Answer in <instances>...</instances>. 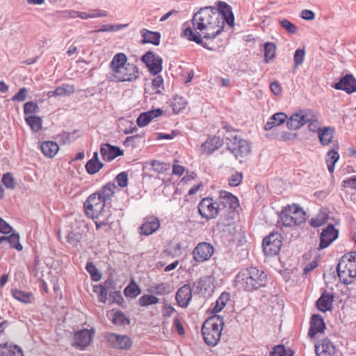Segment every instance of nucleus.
I'll use <instances>...</instances> for the list:
<instances>
[{
  "mask_svg": "<svg viewBox=\"0 0 356 356\" xmlns=\"http://www.w3.org/2000/svg\"><path fill=\"white\" fill-rule=\"evenodd\" d=\"M280 24L290 34H296L298 31V27L286 19L280 20Z\"/></svg>",
  "mask_w": 356,
  "mask_h": 356,
  "instance_id": "obj_47",
  "label": "nucleus"
},
{
  "mask_svg": "<svg viewBox=\"0 0 356 356\" xmlns=\"http://www.w3.org/2000/svg\"><path fill=\"white\" fill-rule=\"evenodd\" d=\"M222 143V140L220 137L211 136L202 144L201 149L202 152L211 154L220 147Z\"/></svg>",
  "mask_w": 356,
  "mask_h": 356,
  "instance_id": "obj_24",
  "label": "nucleus"
},
{
  "mask_svg": "<svg viewBox=\"0 0 356 356\" xmlns=\"http://www.w3.org/2000/svg\"><path fill=\"white\" fill-rule=\"evenodd\" d=\"M86 269L90 274L92 280L98 281L101 279V274L98 272L96 266L92 262H88Z\"/></svg>",
  "mask_w": 356,
  "mask_h": 356,
  "instance_id": "obj_46",
  "label": "nucleus"
},
{
  "mask_svg": "<svg viewBox=\"0 0 356 356\" xmlns=\"http://www.w3.org/2000/svg\"><path fill=\"white\" fill-rule=\"evenodd\" d=\"M270 356H293L286 352L285 347L282 345H278L273 348L270 353Z\"/></svg>",
  "mask_w": 356,
  "mask_h": 356,
  "instance_id": "obj_55",
  "label": "nucleus"
},
{
  "mask_svg": "<svg viewBox=\"0 0 356 356\" xmlns=\"http://www.w3.org/2000/svg\"><path fill=\"white\" fill-rule=\"evenodd\" d=\"M325 329V324L321 316L318 314L312 315L310 320V327L308 335L314 338L318 333H323Z\"/></svg>",
  "mask_w": 356,
  "mask_h": 356,
  "instance_id": "obj_22",
  "label": "nucleus"
},
{
  "mask_svg": "<svg viewBox=\"0 0 356 356\" xmlns=\"http://www.w3.org/2000/svg\"><path fill=\"white\" fill-rule=\"evenodd\" d=\"M306 213L296 204L286 207L279 215L280 220L285 227L297 226L305 222Z\"/></svg>",
  "mask_w": 356,
  "mask_h": 356,
  "instance_id": "obj_8",
  "label": "nucleus"
},
{
  "mask_svg": "<svg viewBox=\"0 0 356 356\" xmlns=\"http://www.w3.org/2000/svg\"><path fill=\"white\" fill-rule=\"evenodd\" d=\"M92 337V333L90 330L87 329L80 330L74 335V344L77 347L83 348L90 343Z\"/></svg>",
  "mask_w": 356,
  "mask_h": 356,
  "instance_id": "obj_23",
  "label": "nucleus"
},
{
  "mask_svg": "<svg viewBox=\"0 0 356 356\" xmlns=\"http://www.w3.org/2000/svg\"><path fill=\"white\" fill-rule=\"evenodd\" d=\"M337 275L341 282L350 284L356 277V252L343 255L337 268Z\"/></svg>",
  "mask_w": 356,
  "mask_h": 356,
  "instance_id": "obj_7",
  "label": "nucleus"
},
{
  "mask_svg": "<svg viewBox=\"0 0 356 356\" xmlns=\"http://www.w3.org/2000/svg\"><path fill=\"white\" fill-rule=\"evenodd\" d=\"M112 79L116 81H133L138 78L139 73L136 65L127 63V57L123 53L115 54L110 64Z\"/></svg>",
  "mask_w": 356,
  "mask_h": 356,
  "instance_id": "obj_3",
  "label": "nucleus"
},
{
  "mask_svg": "<svg viewBox=\"0 0 356 356\" xmlns=\"http://www.w3.org/2000/svg\"><path fill=\"white\" fill-rule=\"evenodd\" d=\"M333 296L328 293H323L316 302L318 309L325 312L332 309Z\"/></svg>",
  "mask_w": 356,
  "mask_h": 356,
  "instance_id": "obj_29",
  "label": "nucleus"
},
{
  "mask_svg": "<svg viewBox=\"0 0 356 356\" xmlns=\"http://www.w3.org/2000/svg\"><path fill=\"white\" fill-rule=\"evenodd\" d=\"M307 123L309 124L308 127L310 131L317 132L318 134L319 131L322 129V127H320V122H318V116L312 111Z\"/></svg>",
  "mask_w": 356,
  "mask_h": 356,
  "instance_id": "obj_41",
  "label": "nucleus"
},
{
  "mask_svg": "<svg viewBox=\"0 0 356 356\" xmlns=\"http://www.w3.org/2000/svg\"><path fill=\"white\" fill-rule=\"evenodd\" d=\"M334 131V128L332 127H322L318 134L320 143L323 146L330 145L333 139Z\"/></svg>",
  "mask_w": 356,
  "mask_h": 356,
  "instance_id": "obj_27",
  "label": "nucleus"
},
{
  "mask_svg": "<svg viewBox=\"0 0 356 356\" xmlns=\"http://www.w3.org/2000/svg\"><path fill=\"white\" fill-rule=\"evenodd\" d=\"M82 236L80 233L71 232L68 234L67 240L73 246H77L81 241Z\"/></svg>",
  "mask_w": 356,
  "mask_h": 356,
  "instance_id": "obj_51",
  "label": "nucleus"
},
{
  "mask_svg": "<svg viewBox=\"0 0 356 356\" xmlns=\"http://www.w3.org/2000/svg\"><path fill=\"white\" fill-rule=\"evenodd\" d=\"M287 118L284 113H277L271 116V120L277 122V124H282Z\"/></svg>",
  "mask_w": 356,
  "mask_h": 356,
  "instance_id": "obj_62",
  "label": "nucleus"
},
{
  "mask_svg": "<svg viewBox=\"0 0 356 356\" xmlns=\"http://www.w3.org/2000/svg\"><path fill=\"white\" fill-rule=\"evenodd\" d=\"M213 251V247L210 243H200L193 250V258L196 261L204 262L212 256Z\"/></svg>",
  "mask_w": 356,
  "mask_h": 356,
  "instance_id": "obj_15",
  "label": "nucleus"
},
{
  "mask_svg": "<svg viewBox=\"0 0 356 356\" xmlns=\"http://www.w3.org/2000/svg\"><path fill=\"white\" fill-rule=\"evenodd\" d=\"M25 121L32 131L38 132L42 128V119L38 115H30L25 118Z\"/></svg>",
  "mask_w": 356,
  "mask_h": 356,
  "instance_id": "obj_39",
  "label": "nucleus"
},
{
  "mask_svg": "<svg viewBox=\"0 0 356 356\" xmlns=\"http://www.w3.org/2000/svg\"><path fill=\"white\" fill-rule=\"evenodd\" d=\"M192 288L195 294H201L204 297L209 296L214 288L213 279L210 276L201 277L193 282Z\"/></svg>",
  "mask_w": 356,
  "mask_h": 356,
  "instance_id": "obj_14",
  "label": "nucleus"
},
{
  "mask_svg": "<svg viewBox=\"0 0 356 356\" xmlns=\"http://www.w3.org/2000/svg\"><path fill=\"white\" fill-rule=\"evenodd\" d=\"M315 351L318 356H333L334 348L330 341L323 339L315 345Z\"/></svg>",
  "mask_w": 356,
  "mask_h": 356,
  "instance_id": "obj_26",
  "label": "nucleus"
},
{
  "mask_svg": "<svg viewBox=\"0 0 356 356\" xmlns=\"http://www.w3.org/2000/svg\"><path fill=\"white\" fill-rule=\"evenodd\" d=\"M152 166L154 171H156L159 173L164 172L170 170V164L160 163L157 161H153L152 163Z\"/></svg>",
  "mask_w": 356,
  "mask_h": 356,
  "instance_id": "obj_54",
  "label": "nucleus"
},
{
  "mask_svg": "<svg viewBox=\"0 0 356 356\" xmlns=\"http://www.w3.org/2000/svg\"><path fill=\"white\" fill-rule=\"evenodd\" d=\"M339 145L337 143L334 144L332 148L328 151L327 154L326 163L330 172H333L334 170V164L339 159L338 153Z\"/></svg>",
  "mask_w": 356,
  "mask_h": 356,
  "instance_id": "obj_30",
  "label": "nucleus"
},
{
  "mask_svg": "<svg viewBox=\"0 0 356 356\" xmlns=\"http://www.w3.org/2000/svg\"><path fill=\"white\" fill-rule=\"evenodd\" d=\"M198 212L203 218L207 220L215 218L222 212L218 202H214L212 198H203L198 204Z\"/></svg>",
  "mask_w": 356,
  "mask_h": 356,
  "instance_id": "obj_10",
  "label": "nucleus"
},
{
  "mask_svg": "<svg viewBox=\"0 0 356 356\" xmlns=\"http://www.w3.org/2000/svg\"><path fill=\"white\" fill-rule=\"evenodd\" d=\"M312 110L305 109L293 113L286 121L287 127L292 130H298L307 123L311 116Z\"/></svg>",
  "mask_w": 356,
  "mask_h": 356,
  "instance_id": "obj_12",
  "label": "nucleus"
},
{
  "mask_svg": "<svg viewBox=\"0 0 356 356\" xmlns=\"http://www.w3.org/2000/svg\"><path fill=\"white\" fill-rule=\"evenodd\" d=\"M126 24H104L99 29L95 30L93 33L113 32L118 31L126 27Z\"/></svg>",
  "mask_w": 356,
  "mask_h": 356,
  "instance_id": "obj_44",
  "label": "nucleus"
},
{
  "mask_svg": "<svg viewBox=\"0 0 356 356\" xmlns=\"http://www.w3.org/2000/svg\"><path fill=\"white\" fill-rule=\"evenodd\" d=\"M113 284L111 280L105 282L104 284H99L94 286V292L98 293V300L99 302L105 303L107 300L108 291L110 286Z\"/></svg>",
  "mask_w": 356,
  "mask_h": 356,
  "instance_id": "obj_33",
  "label": "nucleus"
},
{
  "mask_svg": "<svg viewBox=\"0 0 356 356\" xmlns=\"http://www.w3.org/2000/svg\"><path fill=\"white\" fill-rule=\"evenodd\" d=\"M116 181L120 187L123 188L127 186L128 184V175L127 172H122L118 174L116 177Z\"/></svg>",
  "mask_w": 356,
  "mask_h": 356,
  "instance_id": "obj_58",
  "label": "nucleus"
},
{
  "mask_svg": "<svg viewBox=\"0 0 356 356\" xmlns=\"http://www.w3.org/2000/svg\"><path fill=\"white\" fill-rule=\"evenodd\" d=\"M193 288L188 284H184L178 289L176 293V300L181 307H186L192 298Z\"/></svg>",
  "mask_w": 356,
  "mask_h": 356,
  "instance_id": "obj_17",
  "label": "nucleus"
},
{
  "mask_svg": "<svg viewBox=\"0 0 356 356\" xmlns=\"http://www.w3.org/2000/svg\"><path fill=\"white\" fill-rule=\"evenodd\" d=\"M159 227V220L154 216H148L144 219L143 223L140 227V233L145 236H149L155 232Z\"/></svg>",
  "mask_w": 356,
  "mask_h": 356,
  "instance_id": "obj_20",
  "label": "nucleus"
},
{
  "mask_svg": "<svg viewBox=\"0 0 356 356\" xmlns=\"http://www.w3.org/2000/svg\"><path fill=\"white\" fill-rule=\"evenodd\" d=\"M112 321L118 325H125L129 323V320L122 312H117L114 314Z\"/></svg>",
  "mask_w": 356,
  "mask_h": 356,
  "instance_id": "obj_45",
  "label": "nucleus"
},
{
  "mask_svg": "<svg viewBox=\"0 0 356 356\" xmlns=\"http://www.w3.org/2000/svg\"><path fill=\"white\" fill-rule=\"evenodd\" d=\"M218 204L225 214V217L220 216V223L225 227L231 226L234 223L235 209L239 206L238 198L229 192L222 191L220 192Z\"/></svg>",
  "mask_w": 356,
  "mask_h": 356,
  "instance_id": "obj_5",
  "label": "nucleus"
},
{
  "mask_svg": "<svg viewBox=\"0 0 356 356\" xmlns=\"http://www.w3.org/2000/svg\"><path fill=\"white\" fill-rule=\"evenodd\" d=\"M141 293L140 286L134 281L127 286L124 290V293L127 298H135Z\"/></svg>",
  "mask_w": 356,
  "mask_h": 356,
  "instance_id": "obj_38",
  "label": "nucleus"
},
{
  "mask_svg": "<svg viewBox=\"0 0 356 356\" xmlns=\"http://www.w3.org/2000/svg\"><path fill=\"white\" fill-rule=\"evenodd\" d=\"M103 163L98 159V153L94 152L92 158L86 164V170L90 175H94L102 168Z\"/></svg>",
  "mask_w": 356,
  "mask_h": 356,
  "instance_id": "obj_31",
  "label": "nucleus"
},
{
  "mask_svg": "<svg viewBox=\"0 0 356 356\" xmlns=\"http://www.w3.org/2000/svg\"><path fill=\"white\" fill-rule=\"evenodd\" d=\"M226 22L231 27L234 24V16L232 8L224 1L218 2V8L205 7L201 8L193 16V28L187 27L184 35L188 40L203 44L202 35L206 39L218 35Z\"/></svg>",
  "mask_w": 356,
  "mask_h": 356,
  "instance_id": "obj_1",
  "label": "nucleus"
},
{
  "mask_svg": "<svg viewBox=\"0 0 356 356\" xmlns=\"http://www.w3.org/2000/svg\"><path fill=\"white\" fill-rule=\"evenodd\" d=\"M12 229V227L0 217V232L6 234L10 233Z\"/></svg>",
  "mask_w": 356,
  "mask_h": 356,
  "instance_id": "obj_63",
  "label": "nucleus"
},
{
  "mask_svg": "<svg viewBox=\"0 0 356 356\" xmlns=\"http://www.w3.org/2000/svg\"><path fill=\"white\" fill-rule=\"evenodd\" d=\"M242 172H235L229 179V185L230 186H238L242 181Z\"/></svg>",
  "mask_w": 356,
  "mask_h": 356,
  "instance_id": "obj_52",
  "label": "nucleus"
},
{
  "mask_svg": "<svg viewBox=\"0 0 356 356\" xmlns=\"http://www.w3.org/2000/svg\"><path fill=\"white\" fill-rule=\"evenodd\" d=\"M300 17L305 20H312L315 17V14L310 10H302L300 13Z\"/></svg>",
  "mask_w": 356,
  "mask_h": 356,
  "instance_id": "obj_64",
  "label": "nucleus"
},
{
  "mask_svg": "<svg viewBox=\"0 0 356 356\" xmlns=\"http://www.w3.org/2000/svg\"><path fill=\"white\" fill-rule=\"evenodd\" d=\"M136 122L139 127H143L147 125L150 121L149 117L146 115L145 113H143L137 118Z\"/></svg>",
  "mask_w": 356,
  "mask_h": 356,
  "instance_id": "obj_60",
  "label": "nucleus"
},
{
  "mask_svg": "<svg viewBox=\"0 0 356 356\" xmlns=\"http://www.w3.org/2000/svg\"><path fill=\"white\" fill-rule=\"evenodd\" d=\"M186 102L182 97L174 98L172 102L173 111L176 113L179 112L181 109L184 108Z\"/></svg>",
  "mask_w": 356,
  "mask_h": 356,
  "instance_id": "obj_57",
  "label": "nucleus"
},
{
  "mask_svg": "<svg viewBox=\"0 0 356 356\" xmlns=\"http://www.w3.org/2000/svg\"><path fill=\"white\" fill-rule=\"evenodd\" d=\"M116 186L108 183L100 190L90 195L83 204L86 215L95 220L97 229L111 223V213L106 204L110 201L115 193Z\"/></svg>",
  "mask_w": 356,
  "mask_h": 356,
  "instance_id": "obj_2",
  "label": "nucleus"
},
{
  "mask_svg": "<svg viewBox=\"0 0 356 356\" xmlns=\"http://www.w3.org/2000/svg\"><path fill=\"white\" fill-rule=\"evenodd\" d=\"M159 298L153 295H143L138 299L139 305L141 307H147L155 305L159 302Z\"/></svg>",
  "mask_w": 356,
  "mask_h": 356,
  "instance_id": "obj_43",
  "label": "nucleus"
},
{
  "mask_svg": "<svg viewBox=\"0 0 356 356\" xmlns=\"http://www.w3.org/2000/svg\"><path fill=\"white\" fill-rule=\"evenodd\" d=\"M141 60L154 75H156L162 70V58L159 56L156 55L153 51H149L146 52L142 56Z\"/></svg>",
  "mask_w": 356,
  "mask_h": 356,
  "instance_id": "obj_13",
  "label": "nucleus"
},
{
  "mask_svg": "<svg viewBox=\"0 0 356 356\" xmlns=\"http://www.w3.org/2000/svg\"><path fill=\"white\" fill-rule=\"evenodd\" d=\"M0 356H24L22 350L19 346L12 343L0 344Z\"/></svg>",
  "mask_w": 356,
  "mask_h": 356,
  "instance_id": "obj_25",
  "label": "nucleus"
},
{
  "mask_svg": "<svg viewBox=\"0 0 356 356\" xmlns=\"http://www.w3.org/2000/svg\"><path fill=\"white\" fill-rule=\"evenodd\" d=\"M282 244V236L278 232H272L266 236L262 243L265 255L273 257L279 253Z\"/></svg>",
  "mask_w": 356,
  "mask_h": 356,
  "instance_id": "obj_11",
  "label": "nucleus"
},
{
  "mask_svg": "<svg viewBox=\"0 0 356 356\" xmlns=\"http://www.w3.org/2000/svg\"><path fill=\"white\" fill-rule=\"evenodd\" d=\"M264 62L268 63L272 61L275 56L276 45L271 42H266L264 45Z\"/></svg>",
  "mask_w": 356,
  "mask_h": 356,
  "instance_id": "obj_37",
  "label": "nucleus"
},
{
  "mask_svg": "<svg viewBox=\"0 0 356 356\" xmlns=\"http://www.w3.org/2000/svg\"><path fill=\"white\" fill-rule=\"evenodd\" d=\"M100 153L103 160L111 161L118 156L123 155V151L119 147L106 143L102 145Z\"/></svg>",
  "mask_w": 356,
  "mask_h": 356,
  "instance_id": "obj_21",
  "label": "nucleus"
},
{
  "mask_svg": "<svg viewBox=\"0 0 356 356\" xmlns=\"http://www.w3.org/2000/svg\"><path fill=\"white\" fill-rule=\"evenodd\" d=\"M333 88L350 94L356 91V79L352 74H346L338 83H336Z\"/></svg>",
  "mask_w": 356,
  "mask_h": 356,
  "instance_id": "obj_19",
  "label": "nucleus"
},
{
  "mask_svg": "<svg viewBox=\"0 0 356 356\" xmlns=\"http://www.w3.org/2000/svg\"><path fill=\"white\" fill-rule=\"evenodd\" d=\"M225 138L228 150L236 159L244 158L250 154L251 147L247 140L238 138L228 130Z\"/></svg>",
  "mask_w": 356,
  "mask_h": 356,
  "instance_id": "obj_9",
  "label": "nucleus"
},
{
  "mask_svg": "<svg viewBox=\"0 0 356 356\" xmlns=\"http://www.w3.org/2000/svg\"><path fill=\"white\" fill-rule=\"evenodd\" d=\"M2 182L8 188L14 189L15 188L16 181L12 175L9 172L3 176Z\"/></svg>",
  "mask_w": 356,
  "mask_h": 356,
  "instance_id": "obj_49",
  "label": "nucleus"
},
{
  "mask_svg": "<svg viewBox=\"0 0 356 356\" xmlns=\"http://www.w3.org/2000/svg\"><path fill=\"white\" fill-rule=\"evenodd\" d=\"M149 292L156 296H163L170 293V286L167 282H162L158 284L152 285L149 289Z\"/></svg>",
  "mask_w": 356,
  "mask_h": 356,
  "instance_id": "obj_34",
  "label": "nucleus"
},
{
  "mask_svg": "<svg viewBox=\"0 0 356 356\" xmlns=\"http://www.w3.org/2000/svg\"><path fill=\"white\" fill-rule=\"evenodd\" d=\"M43 154L49 158H53L58 152L59 146L54 141H44L40 145Z\"/></svg>",
  "mask_w": 356,
  "mask_h": 356,
  "instance_id": "obj_28",
  "label": "nucleus"
},
{
  "mask_svg": "<svg viewBox=\"0 0 356 356\" xmlns=\"http://www.w3.org/2000/svg\"><path fill=\"white\" fill-rule=\"evenodd\" d=\"M90 18L104 17L108 16V13L101 9H92L88 11Z\"/></svg>",
  "mask_w": 356,
  "mask_h": 356,
  "instance_id": "obj_59",
  "label": "nucleus"
},
{
  "mask_svg": "<svg viewBox=\"0 0 356 356\" xmlns=\"http://www.w3.org/2000/svg\"><path fill=\"white\" fill-rule=\"evenodd\" d=\"M74 86L70 84H63L56 88V94L60 97L69 96L74 93Z\"/></svg>",
  "mask_w": 356,
  "mask_h": 356,
  "instance_id": "obj_42",
  "label": "nucleus"
},
{
  "mask_svg": "<svg viewBox=\"0 0 356 356\" xmlns=\"http://www.w3.org/2000/svg\"><path fill=\"white\" fill-rule=\"evenodd\" d=\"M229 299V294L228 293H222L216 301L215 306L212 311L213 313L220 312L225 307Z\"/></svg>",
  "mask_w": 356,
  "mask_h": 356,
  "instance_id": "obj_40",
  "label": "nucleus"
},
{
  "mask_svg": "<svg viewBox=\"0 0 356 356\" xmlns=\"http://www.w3.org/2000/svg\"><path fill=\"white\" fill-rule=\"evenodd\" d=\"M4 242L8 243L12 248H15L18 251L22 250V245L19 243V236L18 234L13 233L9 236L0 237V243Z\"/></svg>",
  "mask_w": 356,
  "mask_h": 356,
  "instance_id": "obj_36",
  "label": "nucleus"
},
{
  "mask_svg": "<svg viewBox=\"0 0 356 356\" xmlns=\"http://www.w3.org/2000/svg\"><path fill=\"white\" fill-rule=\"evenodd\" d=\"M223 325V318L219 315L209 318L203 323L202 333L207 345L214 346L217 344L221 336Z\"/></svg>",
  "mask_w": 356,
  "mask_h": 356,
  "instance_id": "obj_6",
  "label": "nucleus"
},
{
  "mask_svg": "<svg viewBox=\"0 0 356 356\" xmlns=\"http://www.w3.org/2000/svg\"><path fill=\"white\" fill-rule=\"evenodd\" d=\"M108 341L113 347L118 349L129 348L132 344V341L128 336L115 333L108 334Z\"/></svg>",
  "mask_w": 356,
  "mask_h": 356,
  "instance_id": "obj_18",
  "label": "nucleus"
},
{
  "mask_svg": "<svg viewBox=\"0 0 356 356\" xmlns=\"http://www.w3.org/2000/svg\"><path fill=\"white\" fill-rule=\"evenodd\" d=\"M110 296H111V298L112 299L113 302H115L119 305H121L124 302V300L121 295L120 291H113V293H111L110 294Z\"/></svg>",
  "mask_w": 356,
  "mask_h": 356,
  "instance_id": "obj_61",
  "label": "nucleus"
},
{
  "mask_svg": "<svg viewBox=\"0 0 356 356\" xmlns=\"http://www.w3.org/2000/svg\"><path fill=\"white\" fill-rule=\"evenodd\" d=\"M11 293L14 298L25 304L31 303L33 300V296L31 292L13 289Z\"/></svg>",
  "mask_w": 356,
  "mask_h": 356,
  "instance_id": "obj_35",
  "label": "nucleus"
},
{
  "mask_svg": "<svg viewBox=\"0 0 356 356\" xmlns=\"http://www.w3.org/2000/svg\"><path fill=\"white\" fill-rule=\"evenodd\" d=\"M327 220L325 213H319L317 217L311 219L310 225L313 227H318L324 225Z\"/></svg>",
  "mask_w": 356,
  "mask_h": 356,
  "instance_id": "obj_48",
  "label": "nucleus"
},
{
  "mask_svg": "<svg viewBox=\"0 0 356 356\" xmlns=\"http://www.w3.org/2000/svg\"><path fill=\"white\" fill-rule=\"evenodd\" d=\"M339 236L338 229L333 225L329 224L323 229L320 235L319 249L327 248Z\"/></svg>",
  "mask_w": 356,
  "mask_h": 356,
  "instance_id": "obj_16",
  "label": "nucleus"
},
{
  "mask_svg": "<svg viewBox=\"0 0 356 356\" xmlns=\"http://www.w3.org/2000/svg\"><path fill=\"white\" fill-rule=\"evenodd\" d=\"M305 56V51L303 49H298L295 51L293 56L295 67H297L303 63Z\"/></svg>",
  "mask_w": 356,
  "mask_h": 356,
  "instance_id": "obj_50",
  "label": "nucleus"
},
{
  "mask_svg": "<svg viewBox=\"0 0 356 356\" xmlns=\"http://www.w3.org/2000/svg\"><path fill=\"white\" fill-rule=\"evenodd\" d=\"M237 286L246 291H253L266 286L267 275L262 270L250 267L241 270L236 276Z\"/></svg>",
  "mask_w": 356,
  "mask_h": 356,
  "instance_id": "obj_4",
  "label": "nucleus"
},
{
  "mask_svg": "<svg viewBox=\"0 0 356 356\" xmlns=\"http://www.w3.org/2000/svg\"><path fill=\"white\" fill-rule=\"evenodd\" d=\"M141 35L143 43H151L154 45L159 44L161 34L159 32H154L144 29L141 31Z\"/></svg>",
  "mask_w": 356,
  "mask_h": 356,
  "instance_id": "obj_32",
  "label": "nucleus"
},
{
  "mask_svg": "<svg viewBox=\"0 0 356 356\" xmlns=\"http://www.w3.org/2000/svg\"><path fill=\"white\" fill-rule=\"evenodd\" d=\"M28 92L29 90L26 88H21L19 92L12 97V101L19 102L24 101L26 98Z\"/></svg>",
  "mask_w": 356,
  "mask_h": 356,
  "instance_id": "obj_56",
  "label": "nucleus"
},
{
  "mask_svg": "<svg viewBox=\"0 0 356 356\" xmlns=\"http://www.w3.org/2000/svg\"><path fill=\"white\" fill-rule=\"evenodd\" d=\"M39 111V107L38 104L34 102H28L24 105V114L34 113Z\"/></svg>",
  "mask_w": 356,
  "mask_h": 356,
  "instance_id": "obj_53",
  "label": "nucleus"
}]
</instances>
